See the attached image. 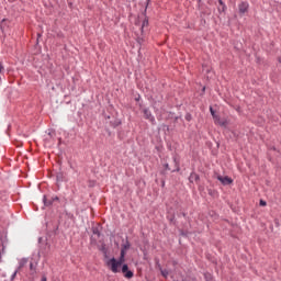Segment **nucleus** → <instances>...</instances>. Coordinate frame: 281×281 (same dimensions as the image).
Masks as SVG:
<instances>
[{
  "instance_id": "7",
  "label": "nucleus",
  "mask_w": 281,
  "mask_h": 281,
  "mask_svg": "<svg viewBox=\"0 0 281 281\" xmlns=\"http://www.w3.org/2000/svg\"><path fill=\"white\" fill-rule=\"evenodd\" d=\"M220 3V7L217 8L218 12H224L226 11L227 7L226 4L223 2V0H217Z\"/></svg>"
},
{
  "instance_id": "22",
  "label": "nucleus",
  "mask_w": 281,
  "mask_h": 281,
  "mask_svg": "<svg viewBox=\"0 0 281 281\" xmlns=\"http://www.w3.org/2000/svg\"><path fill=\"white\" fill-rule=\"evenodd\" d=\"M3 69V67L1 66V64H0V71Z\"/></svg>"
},
{
  "instance_id": "16",
  "label": "nucleus",
  "mask_w": 281,
  "mask_h": 281,
  "mask_svg": "<svg viewBox=\"0 0 281 281\" xmlns=\"http://www.w3.org/2000/svg\"><path fill=\"white\" fill-rule=\"evenodd\" d=\"M260 206H267V202L263 200H260Z\"/></svg>"
},
{
  "instance_id": "23",
  "label": "nucleus",
  "mask_w": 281,
  "mask_h": 281,
  "mask_svg": "<svg viewBox=\"0 0 281 281\" xmlns=\"http://www.w3.org/2000/svg\"><path fill=\"white\" fill-rule=\"evenodd\" d=\"M202 91H205V87L202 88Z\"/></svg>"
},
{
  "instance_id": "17",
  "label": "nucleus",
  "mask_w": 281,
  "mask_h": 281,
  "mask_svg": "<svg viewBox=\"0 0 281 281\" xmlns=\"http://www.w3.org/2000/svg\"><path fill=\"white\" fill-rule=\"evenodd\" d=\"M52 201H53V202L59 201V198H58V196H53V198H52Z\"/></svg>"
},
{
  "instance_id": "12",
  "label": "nucleus",
  "mask_w": 281,
  "mask_h": 281,
  "mask_svg": "<svg viewBox=\"0 0 281 281\" xmlns=\"http://www.w3.org/2000/svg\"><path fill=\"white\" fill-rule=\"evenodd\" d=\"M119 263H121V266L125 262V257L121 256V258H119V260H116Z\"/></svg>"
},
{
  "instance_id": "24",
  "label": "nucleus",
  "mask_w": 281,
  "mask_h": 281,
  "mask_svg": "<svg viewBox=\"0 0 281 281\" xmlns=\"http://www.w3.org/2000/svg\"><path fill=\"white\" fill-rule=\"evenodd\" d=\"M187 120L189 121V120H190V117H187Z\"/></svg>"
},
{
  "instance_id": "3",
  "label": "nucleus",
  "mask_w": 281,
  "mask_h": 281,
  "mask_svg": "<svg viewBox=\"0 0 281 281\" xmlns=\"http://www.w3.org/2000/svg\"><path fill=\"white\" fill-rule=\"evenodd\" d=\"M214 124L218 125L221 127H227L228 122L227 120H222L220 115H216L215 117H213Z\"/></svg>"
},
{
  "instance_id": "14",
  "label": "nucleus",
  "mask_w": 281,
  "mask_h": 281,
  "mask_svg": "<svg viewBox=\"0 0 281 281\" xmlns=\"http://www.w3.org/2000/svg\"><path fill=\"white\" fill-rule=\"evenodd\" d=\"M126 256V250L124 248H121V257H125Z\"/></svg>"
},
{
  "instance_id": "5",
  "label": "nucleus",
  "mask_w": 281,
  "mask_h": 281,
  "mask_svg": "<svg viewBox=\"0 0 281 281\" xmlns=\"http://www.w3.org/2000/svg\"><path fill=\"white\" fill-rule=\"evenodd\" d=\"M144 119L149 121L150 123H155V117L148 109L143 110Z\"/></svg>"
},
{
  "instance_id": "11",
  "label": "nucleus",
  "mask_w": 281,
  "mask_h": 281,
  "mask_svg": "<svg viewBox=\"0 0 281 281\" xmlns=\"http://www.w3.org/2000/svg\"><path fill=\"white\" fill-rule=\"evenodd\" d=\"M210 113L212 115V119H214L215 116H217V114L215 113L214 109L212 106H210Z\"/></svg>"
},
{
  "instance_id": "21",
  "label": "nucleus",
  "mask_w": 281,
  "mask_h": 281,
  "mask_svg": "<svg viewBox=\"0 0 281 281\" xmlns=\"http://www.w3.org/2000/svg\"><path fill=\"white\" fill-rule=\"evenodd\" d=\"M5 22V19L1 22V27H3V23Z\"/></svg>"
},
{
  "instance_id": "20",
  "label": "nucleus",
  "mask_w": 281,
  "mask_h": 281,
  "mask_svg": "<svg viewBox=\"0 0 281 281\" xmlns=\"http://www.w3.org/2000/svg\"><path fill=\"white\" fill-rule=\"evenodd\" d=\"M42 281H47L46 276H44V277L42 278Z\"/></svg>"
},
{
  "instance_id": "6",
  "label": "nucleus",
  "mask_w": 281,
  "mask_h": 281,
  "mask_svg": "<svg viewBox=\"0 0 281 281\" xmlns=\"http://www.w3.org/2000/svg\"><path fill=\"white\" fill-rule=\"evenodd\" d=\"M248 9H249V3L248 2H241V3L238 4V11L241 14L248 12Z\"/></svg>"
},
{
  "instance_id": "1",
  "label": "nucleus",
  "mask_w": 281,
  "mask_h": 281,
  "mask_svg": "<svg viewBox=\"0 0 281 281\" xmlns=\"http://www.w3.org/2000/svg\"><path fill=\"white\" fill-rule=\"evenodd\" d=\"M121 267V262L116 261L115 258L108 260V268H110V271H112V273H119Z\"/></svg>"
},
{
  "instance_id": "25",
  "label": "nucleus",
  "mask_w": 281,
  "mask_h": 281,
  "mask_svg": "<svg viewBox=\"0 0 281 281\" xmlns=\"http://www.w3.org/2000/svg\"><path fill=\"white\" fill-rule=\"evenodd\" d=\"M187 120L189 121V120H190V117H187Z\"/></svg>"
},
{
  "instance_id": "13",
  "label": "nucleus",
  "mask_w": 281,
  "mask_h": 281,
  "mask_svg": "<svg viewBox=\"0 0 281 281\" xmlns=\"http://www.w3.org/2000/svg\"><path fill=\"white\" fill-rule=\"evenodd\" d=\"M131 248V245L130 243L123 245V250H128Z\"/></svg>"
},
{
  "instance_id": "2",
  "label": "nucleus",
  "mask_w": 281,
  "mask_h": 281,
  "mask_svg": "<svg viewBox=\"0 0 281 281\" xmlns=\"http://www.w3.org/2000/svg\"><path fill=\"white\" fill-rule=\"evenodd\" d=\"M121 272H123V277H125V279H132L134 277V272L128 269V265L126 263L121 268Z\"/></svg>"
},
{
  "instance_id": "9",
  "label": "nucleus",
  "mask_w": 281,
  "mask_h": 281,
  "mask_svg": "<svg viewBox=\"0 0 281 281\" xmlns=\"http://www.w3.org/2000/svg\"><path fill=\"white\" fill-rule=\"evenodd\" d=\"M26 265H27V259L26 258L21 259L20 269L24 268Z\"/></svg>"
},
{
  "instance_id": "15",
  "label": "nucleus",
  "mask_w": 281,
  "mask_h": 281,
  "mask_svg": "<svg viewBox=\"0 0 281 281\" xmlns=\"http://www.w3.org/2000/svg\"><path fill=\"white\" fill-rule=\"evenodd\" d=\"M145 26H148V20H144V21H143V29H144Z\"/></svg>"
},
{
  "instance_id": "8",
  "label": "nucleus",
  "mask_w": 281,
  "mask_h": 281,
  "mask_svg": "<svg viewBox=\"0 0 281 281\" xmlns=\"http://www.w3.org/2000/svg\"><path fill=\"white\" fill-rule=\"evenodd\" d=\"M53 203H54V201L52 198L44 196L45 206H50V205H53Z\"/></svg>"
},
{
  "instance_id": "18",
  "label": "nucleus",
  "mask_w": 281,
  "mask_h": 281,
  "mask_svg": "<svg viewBox=\"0 0 281 281\" xmlns=\"http://www.w3.org/2000/svg\"><path fill=\"white\" fill-rule=\"evenodd\" d=\"M165 168H166V170H170V168H169V165H168V164H166V165H165Z\"/></svg>"
},
{
  "instance_id": "19",
  "label": "nucleus",
  "mask_w": 281,
  "mask_h": 281,
  "mask_svg": "<svg viewBox=\"0 0 281 281\" xmlns=\"http://www.w3.org/2000/svg\"><path fill=\"white\" fill-rule=\"evenodd\" d=\"M30 268H31V270L34 269V263L33 262H31Z\"/></svg>"
},
{
  "instance_id": "10",
  "label": "nucleus",
  "mask_w": 281,
  "mask_h": 281,
  "mask_svg": "<svg viewBox=\"0 0 281 281\" xmlns=\"http://www.w3.org/2000/svg\"><path fill=\"white\" fill-rule=\"evenodd\" d=\"M160 273H161V276H162L165 279H167L168 276H169V271L166 270V269H161V270H160Z\"/></svg>"
},
{
  "instance_id": "4",
  "label": "nucleus",
  "mask_w": 281,
  "mask_h": 281,
  "mask_svg": "<svg viewBox=\"0 0 281 281\" xmlns=\"http://www.w3.org/2000/svg\"><path fill=\"white\" fill-rule=\"evenodd\" d=\"M217 181H220L223 186H231L233 183V179L229 177H223V176H217L216 177Z\"/></svg>"
}]
</instances>
